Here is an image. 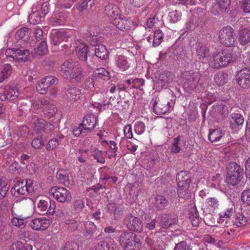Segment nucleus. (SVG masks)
<instances>
[{
    "label": "nucleus",
    "instance_id": "obj_1",
    "mask_svg": "<svg viewBox=\"0 0 250 250\" xmlns=\"http://www.w3.org/2000/svg\"><path fill=\"white\" fill-rule=\"evenodd\" d=\"M235 60V58L229 51L225 50L214 52L209 59L208 64L212 68L220 69L226 67Z\"/></svg>",
    "mask_w": 250,
    "mask_h": 250
},
{
    "label": "nucleus",
    "instance_id": "obj_2",
    "mask_svg": "<svg viewBox=\"0 0 250 250\" xmlns=\"http://www.w3.org/2000/svg\"><path fill=\"white\" fill-rule=\"evenodd\" d=\"M11 191L14 197L25 199L28 195L34 192V184L31 179L17 181Z\"/></svg>",
    "mask_w": 250,
    "mask_h": 250
},
{
    "label": "nucleus",
    "instance_id": "obj_3",
    "mask_svg": "<svg viewBox=\"0 0 250 250\" xmlns=\"http://www.w3.org/2000/svg\"><path fill=\"white\" fill-rule=\"evenodd\" d=\"M49 10L50 4L47 2L34 4L31 8V13L28 17L29 22L33 24L40 23Z\"/></svg>",
    "mask_w": 250,
    "mask_h": 250
},
{
    "label": "nucleus",
    "instance_id": "obj_4",
    "mask_svg": "<svg viewBox=\"0 0 250 250\" xmlns=\"http://www.w3.org/2000/svg\"><path fill=\"white\" fill-rule=\"evenodd\" d=\"M136 237L134 233L124 231L120 234L118 241L124 250H138L141 244Z\"/></svg>",
    "mask_w": 250,
    "mask_h": 250
},
{
    "label": "nucleus",
    "instance_id": "obj_5",
    "mask_svg": "<svg viewBox=\"0 0 250 250\" xmlns=\"http://www.w3.org/2000/svg\"><path fill=\"white\" fill-rule=\"evenodd\" d=\"M219 40L224 46L227 47L234 45L235 41V36L234 29L230 26L227 25L223 27L219 31Z\"/></svg>",
    "mask_w": 250,
    "mask_h": 250
},
{
    "label": "nucleus",
    "instance_id": "obj_6",
    "mask_svg": "<svg viewBox=\"0 0 250 250\" xmlns=\"http://www.w3.org/2000/svg\"><path fill=\"white\" fill-rule=\"evenodd\" d=\"M176 180L178 181L177 192L179 196L181 198H185L188 194V188L190 183L186 171H181L179 172L176 176Z\"/></svg>",
    "mask_w": 250,
    "mask_h": 250
},
{
    "label": "nucleus",
    "instance_id": "obj_7",
    "mask_svg": "<svg viewBox=\"0 0 250 250\" xmlns=\"http://www.w3.org/2000/svg\"><path fill=\"white\" fill-rule=\"evenodd\" d=\"M243 174V169L239 165L236 163H230L228 167L227 181L232 186H235L239 183Z\"/></svg>",
    "mask_w": 250,
    "mask_h": 250
},
{
    "label": "nucleus",
    "instance_id": "obj_8",
    "mask_svg": "<svg viewBox=\"0 0 250 250\" xmlns=\"http://www.w3.org/2000/svg\"><path fill=\"white\" fill-rule=\"evenodd\" d=\"M49 194L60 203L69 202L72 199L70 191L63 187H52L49 190Z\"/></svg>",
    "mask_w": 250,
    "mask_h": 250
},
{
    "label": "nucleus",
    "instance_id": "obj_9",
    "mask_svg": "<svg viewBox=\"0 0 250 250\" xmlns=\"http://www.w3.org/2000/svg\"><path fill=\"white\" fill-rule=\"evenodd\" d=\"M19 95V91L17 86L9 85L5 86L0 92V99L1 101L14 100Z\"/></svg>",
    "mask_w": 250,
    "mask_h": 250
},
{
    "label": "nucleus",
    "instance_id": "obj_10",
    "mask_svg": "<svg viewBox=\"0 0 250 250\" xmlns=\"http://www.w3.org/2000/svg\"><path fill=\"white\" fill-rule=\"evenodd\" d=\"M236 81L239 85L243 88L250 87V70L244 68L238 71L236 75Z\"/></svg>",
    "mask_w": 250,
    "mask_h": 250
},
{
    "label": "nucleus",
    "instance_id": "obj_11",
    "mask_svg": "<svg viewBox=\"0 0 250 250\" xmlns=\"http://www.w3.org/2000/svg\"><path fill=\"white\" fill-rule=\"evenodd\" d=\"M125 224L128 229L140 233L143 231L144 225L141 219L132 215L128 216L125 218Z\"/></svg>",
    "mask_w": 250,
    "mask_h": 250
},
{
    "label": "nucleus",
    "instance_id": "obj_12",
    "mask_svg": "<svg viewBox=\"0 0 250 250\" xmlns=\"http://www.w3.org/2000/svg\"><path fill=\"white\" fill-rule=\"evenodd\" d=\"M30 53L28 50L10 49L7 50L5 55L13 58L18 61L25 62L28 60Z\"/></svg>",
    "mask_w": 250,
    "mask_h": 250
},
{
    "label": "nucleus",
    "instance_id": "obj_13",
    "mask_svg": "<svg viewBox=\"0 0 250 250\" xmlns=\"http://www.w3.org/2000/svg\"><path fill=\"white\" fill-rule=\"evenodd\" d=\"M107 90L103 91L97 90L96 93L94 95L95 98L98 99V102L95 103L94 106L96 107L100 111L108 108L110 105L109 101L106 102L107 99Z\"/></svg>",
    "mask_w": 250,
    "mask_h": 250
},
{
    "label": "nucleus",
    "instance_id": "obj_14",
    "mask_svg": "<svg viewBox=\"0 0 250 250\" xmlns=\"http://www.w3.org/2000/svg\"><path fill=\"white\" fill-rule=\"evenodd\" d=\"M57 83V79L56 78L53 76H48L39 82L36 86L37 90L40 94H44L51 85Z\"/></svg>",
    "mask_w": 250,
    "mask_h": 250
},
{
    "label": "nucleus",
    "instance_id": "obj_15",
    "mask_svg": "<svg viewBox=\"0 0 250 250\" xmlns=\"http://www.w3.org/2000/svg\"><path fill=\"white\" fill-rule=\"evenodd\" d=\"M113 24L119 29L124 32L132 31L137 26L135 22L126 18H119L116 21H114Z\"/></svg>",
    "mask_w": 250,
    "mask_h": 250
},
{
    "label": "nucleus",
    "instance_id": "obj_16",
    "mask_svg": "<svg viewBox=\"0 0 250 250\" xmlns=\"http://www.w3.org/2000/svg\"><path fill=\"white\" fill-rule=\"evenodd\" d=\"M49 225V220L44 217L32 219L29 223V226L36 230H44L48 228Z\"/></svg>",
    "mask_w": 250,
    "mask_h": 250
},
{
    "label": "nucleus",
    "instance_id": "obj_17",
    "mask_svg": "<svg viewBox=\"0 0 250 250\" xmlns=\"http://www.w3.org/2000/svg\"><path fill=\"white\" fill-rule=\"evenodd\" d=\"M230 0H216L212 7V12L214 15L221 14L229 10Z\"/></svg>",
    "mask_w": 250,
    "mask_h": 250
},
{
    "label": "nucleus",
    "instance_id": "obj_18",
    "mask_svg": "<svg viewBox=\"0 0 250 250\" xmlns=\"http://www.w3.org/2000/svg\"><path fill=\"white\" fill-rule=\"evenodd\" d=\"M34 128L38 132H45L49 133L53 130V126L49 123L45 122L42 119H37L33 121Z\"/></svg>",
    "mask_w": 250,
    "mask_h": 250
},
{
    "label": "nucleus",
    "instance_id": "obj_19",
    "mask_svg": "<svg viewBox=\"0 0 250 250\" xmlns=\"http://www.w3.org/2000/svg\"><path fill=\"white\" fill-rule=\"evenodd\" d=\"M104 12L113 24L114 21H116L120 18V11L117 5L112 4L106 5L104 8Z\"/></svg>",
    "mask_w": 250,
    "mask_h": 250
},
{
    "label": "nucleus",
    "instance_id": "obj_20",
    "mask_svg": "<svg viewBox=\"0 0 250 250\" xmlns=\"http://www.w3.org/2000/svg\"><path fill=\"white\" fill-rule=\"evenodd\" d=\"M152 102L154 111L158 115L165 114L170 109L171 106L169 102L162 103L157 98L153 99Z\"/></svg>",
    "mask_w": 250,
    "mask_h": 250
},
{
    "label": "nucleus",
    "instance_id": "obj_21",
    "mask_svg": "<svg viewBox=\"0 0 250 250\" xmlns=\"http://www.w3.org/2000/svg\"><path fill=\"white\" fill-rule=\"evenodd\" d=\"M82 95V89L75 86L66 88L65 90V97L70 101H77Z\"/></svg>",
    "mask_w": 250,
    "mask_h": 250
},
{
    "label": "nucleus",
    "instance_id": "obj_22",
    "mask_svg": "<svg viewBox=\"0 0 250 250\" xmlns=\"http://www.w3.org/2000/svg\"><path fill=\"white\" fill-rule=\"evenodd\" d=\"M158 223L163 229H167L177 222V219L169 214H164L156 217Z\"/></svg>",
    "mask_w": 250,
    "mask_h": 250
},
{
    "label": "nucleus",
    "instance_id": "obj_23",
    "mask_svg": "<svg viewBox=\"0 0 250 250\" xmlns=\"http://www.w3.org/2000/svg\"><path fill=\"white\" fill-rule=\"evenodd\" d=\"M83 69L78 62L76 64V66L74 67V69L69 74V76H68L66 79H69L73 82H80L83 79Z\"/></svg>",
    "mask_w": 250,
    "mask_h": 250
},
{
    "label": "nucleus",
    "instance_id": "obj_24",
    "mask_svg": "<svg viewBox=\"0 0 250 250\" xmlns=\"http://www.w3.org/2000/svg\"><path fill=\"white\" fill-rule=\"evenodd\" d=\"M75 49L77 55L80 60L83 61L87 60L88 47L82 41H78L75 42Z\"/></svg>",
    "mask_w": 250,
    "mask_h": 250
},
{
    "label": "nucleus",
    "instance_id": "obj_25",
    "mask_svg": "<svg viewBox=\"0 0 250 250\" xmlns=\"http://www.w3.org/2000/svg\"><path fill=\"white\" fill-rule=\"evenodd\" d=\"M66 17L65 13L56 11L50 18L49 21L54 26L63 25L66 22Z\"/></svg>",
    "mask_w": 250,
    "mask_h": 250
},
{
    "label": "nucleus",
    "instance_id": "obj_26",
    "mask_svg": "<svg viewBox=\"0 0 250 250\" xmlns=\"http://www.w3.org/2000/svg\"><path fill=\"white\" fill-rule=\"evenodd\" d=\"M97 116L93 114L87 115L82 122V125L84 130H93L97 124Z\"/></svg>",
    "mask_w": 250,
    "mask_h": 250
},
{
    "label": "nucleus",
    "instance_id": "obj_27",
    "mask_svg": "<svg viewBox=\"0 0 250 250\" xmlns=\"http://www.w3.org/2000/svg\"><path fill=\"white\" fill-rule=\"evenodd\" d=\"M78 63V62L72 60L66 61L61 65V72L63 78L66 79L68 76H69V74L76 66V64Z\"/></svg>",
    "mask_w": 250,
    "mask_h": 250
},
{
    "label": "nucleus",
    "instance_id": "obj_28",
    "mask_svg": "<svg viewBox=\"0 0 250 250\" xmlns=\"http://www.w3.org/2000/svg\"><path fill=\"white\" fill-rule=\"evenodd\" d=\"M50 38L52 44L58 45L62 41H67L68 36L66 31H59L52 33Z\"/></svg>",
    "mask_w": 250,
    "mask_h": 250
},
{
    "label": "nucleus",
    "instance_id": "obj_29",
    "mask_svg": "<svg viewBox=\"0 0 250 250\" xmlns=\"http://www.w3.org/2000/svg\"><path fill=\"white\" fill-rule=\"evenodd\" d=\"M238 40L241 45L250 42V30L243 26L240 27L238 31Z\"/></svg>",
    "mask_w": 250,
    "mask_h": 250
},
{
    "label": "nucleus",
    "instance_id": "obj_30",
    "mask_svg": "<svg viewBox=\"0 0 250 250\" xmlns=\"http://www.w3.org/2000/svg\"><path fill=\"white\" fill-rule=\"evenodd\" d=\"M225 136V132L218 128L209 130L208 138L211 143H216L221 140Z\"/></svg>",
    "mask_w": 250,
    "mask_h": 250
},
{
    "label": "nucleus",
    "instance_id": "obj_31",
    "mask_svg": "<svg viewBox=\"0 0 250 250\" xmlns=\"http://www.w3.org/2000/svg\"><path fill=\"white\" fill-rule=\"evenodd\" d=\"M115 64L119 70L124 71L130 66V63L126 57L123 55H117L115 58Z\"/></svg>",
    "mask_w": 250,
    "mask_h": 250
},
{
    "label": "nucleus",
    "instance_id": "obj_32",
    "mask_svg": "<svg viewBox=\"0 0 250 250\" xmlns=\"http://www.w3.org/2000/svg\"><path fill=\"white\" fill-rule=\"evenodd\" d=\"M187 74L188 75L187 76L189 77L187 78V82L184 83V86L186 88L191 89L195 88L199 82L198 74H195V75H193V73L191 72H188Z\"/></svg>",
    "mask_w": 250,
    "mask_h": 250
},
{
    "label": "nucleus",
    "instance_id": "obj_33",
    "mask_svg": "<svg viewBox=\"0 0 250 250\" xmlns=\"http://www.w3.org/2000/svg\"><path fill=\"white\" fill-rule=\"evenodd\" d=\"M99 142L102 146H107L111 149V153L108 156L109 158L116 157V152L118 149V147L117 146V144L115 143V142L113 141H107L100 137Z\"/></svg>",
    "mask_w": 250,
    "mask_h": 250
},
{
    "label": "nucleus",
    "instance_id": "obj_34",
    "mask_svg": "<svg viewBox=\"0 0 250 250\" xmlns=\"http://www.w3.org/2000/svg\"><path fill=\"white\" fill-rule=\"evenodd\" d=\"M57 112V108L56 106L52 104H50L47 101V104L45 105L42 109V112L44 118L50 119L53 117Z\"/></svg>",
    "mask_w": 250,
    "mask_h": 250
},
{
    "label": "nucleus",
    "instance_id": "obj_35",
    "mask_svg": "<svg viewBox=\"0 0 250 250\" xmlns=\"http://www.w3.org/2000/svg\"><path fill=\"white\" fill-rule=\"evenodd\" d=\"M163 36L164 34L161 30H157L154 32L153 35L147 37V41L150 42L151 41L153 40L152 45L154 47H156L162 42Z\"/></svg>",
    "mask_w": 250,
    "mask_h": 250
},
{
    "label": "nucleus",
    "instance_id": "obj_36",
    "mask_svg": "<svg viewBox=\"0 0 250 250\" xmlns=\"http://www.w3.org/2000/svg\"><path fill=\"white\" fill-rule=\"evenodd\" d=\"M31 107L30 110L37 112V111H40V110L44 107V106L47 104V100L43 98H42L38 99H33L31 101Z\"/></svg>",
    "mask_w": 250,
    "mask_h": 250
},
{
    "label": "nucleus",
    "instance_id": "obj_37",
    "mask_svg": "<svg viewBox=\"0 0 250 250\" xmlns=\"http://www.w3.org/2000/svg\"><path fill=\"white\" fill-rule=\"evenodd\" d=\"M151 201L154 203L155 207L158 209H163L166 207L168 203L167 200L163 196L158 195H156L155 198L152 199Z\"/></svg>",
    "mask_w": 250,
    "mask_h": 250
},
{
    "label": "nucleus",
    "instance_id": "obj_38",
    "mask_svg": "<svg viewBox=\"0 0 250 250\" xmlns=\"http://www.w3.org/2000/svg\"><path fill=\"white\" fill-rule=\"evenodd\" d=\"M12 72V67L10 64L6 63L0 65V83L7 78Z\"/></svg>",
    "mask_w": 250,
    "mask_h": 250
},
{
    "label": "nucleus",
    "instance_id": "obj_39",
    "mask_svg": "<svg viewBox=\"0 0 250 250\" xmlns=\"http://www.w3.org/2000/svg\"><path fill=\"white\" fill-rule=\"evenodd\" d=\"M83 228L81 227L83 231L84 235L91 236L93 234L96 229V225L91 221H86L83 223Z\"/></svg>",
    "mask_w": 250,
    "mask_h": 250
},
{
    "label": "nucleus",
    "instance_id": "obj_40",
    "mask_svg": "<svg viewBox=\"0 0 250 250\" xmlns=\"http://www.w3.org/2000/svg\"><path fill=\"white\" fill-rule=\"evenodd\" d=\"M95 55L102 60L106 59L108 56V52L105 46L102 44L95 46Z\"/></svg>",
    "mask_w": 250,
    "mask_h": 250
},
{
    "label": "nucleus",
    "instance_id": "obj_41",
    "mask_svg": "<svg viewBox=\"0 0 250 250\" xmlns=\"http://www.w3.org/2000/svg\"><path fill=\"white\" fill-rule=\"evenodd\" d=\"M244 119L243 116L239 113H232L230 120V126L232 128H235L243 124Z\"/></svg>",
    "mask_w": 250,
    "mask_h": 250
},
{
    "label": "nucleus",
    "instance_id": "obj_42",
    "mask_svg": "<svg viewBox=\"0 0 250 250\" xmlns=\"http://www.w3.org/2000/svg\"><path fill=\"white\" fill-rule=\"evenodd\" d=\"M214 81L218 85H222L228 81V75L223 71H219L214 77Z\"/></svg>",
    "mask_w": 250,
    "mask_h": 250
},
{
    "label": "nucleus",
    "instance_id": "obj_43",
    "mask_svg": "<svg viewBox=\"0 0 250 250\" xmlns=\"http://www.w3.org/2000/svg\"><path fill=\"white\" fill-rule=\"evenodd\" d=\"M10 250H32V246L20 241H17L12 244Z\"/></svg>",
    "mask_w": 250,
    "mask_h": 250
},
{
    "label": "nucleus",
    "instance_id": "obj_44",
    "mask_svg": "<svg viewBox=\"0 0 250 250\" xmlns=\"http://www.w3.org/2000/svg\"><path fill=\"white\" fill-rule=\"evenodd\" d=\"M89 151V153L93 156L95 159L97 160L98 162L101 164L105 163V159L101 151L99 150L96 147L91 148Z\"/></svg>",
    "mask_w": 250,
    "mask_h": 250
},
{
    "label": "nucleus",
    "instance_id": "obj_45",
    "mask_svg": "<svg viewBox=\"0 0 250 250\" xmlns=\"http://www.w3.org/2000/svg\"><path fill=\"white\" fill-rule=\"evenodd\" d=\"M94 77L97 80L99 79H108L109 77V73L104 68H99L94 72Z\"/></svg>",
    "mask_w": 250,
    "mask_h": 250
},
{
    "label": "nucleus",
    "instance_id": "obj_46",
    "mask_svg": "<svg viewBox=\"0 0 250 250\" xmlns=\"http://www.w3.org/2000/svg\"><path fill=\"white\" fill-rule=\"evenodd\" d=\"M233 221L234 225L237 227H241L246 225L248 220L243 214L237 213Z\"/></svg>",
    "mask_w": 250,
    "mask_h": 250
},
{
    "label": "nucleus",
    "instance_id": "obj_47",
    "mask_svg": "<svg viewBox=\"0 0 250 250\" xmlns=\"http://www.w3.org/2000/svg\"><path fill=\"white\" fill-rule=\"evenodd\" d=\"M27 219L28 218H21L20 216H17L12 218L11 223L13 225L22 229L25 226Z\"/></svg>",
    "mask_w": 250,
    "mask_h": 250
},
{
    "label": "nucleus",
    "instance_id": "obj_48",
    "mask_svg": "<svg viewBox=\"0 0 250 250\" xmlns=\"http://www.w3.org/2000/svg\"><path fill=\"white\" fill-rule=\"evenodd\" d=\"M97 80H96L94 76L88 77L85 82V86L88 89L93 90L94 89L99 88V84L97 83Z\"/></svg>",
    "mask_w": 250,
    "mask_h": 250
},
{
    "label": "nucleus",
    "instance_id": "obj_49",
    "mask_svg": "<svg viewBox=\"0 0 250 250\" xmlns=\"http://www.w3.org/2000/svg\"><path fill=\"white\" fill-rule=\"evenodd\" d=\"M34 51L35 54L37 55L41 56L45 54L48 51L46 42L45 40L42 41Z\"/></svg>",
    "mask_w": 250,
    "mask_h": 250
},
{
    "label": "nucleus",
    "instance_id": "obj_50",
    "mask_svg": "<svg viewBox=\"0 0 250 250\" xmlns=\"http://www.w3.org/2000/svg\"><path fill=\"white\" fill-rule=\"evenodd\" d=\"M65 224L71 230L77 229L80 224L82 225L80 219H67L65 221Z\"/></svg>",
    "mask_w": 250,
    "mask_h": 250
},
{
    "label": "nucleus",
    "instance_id": "obj_51",
    "mask_svg": "<svg viewBox=\"0 0 250 250\" xmlns=\"http://www.w3.org/2000/svg\"><path fill=\"white\" fill-rule=\"evenodd\" d=\"M208 52V48L202 45L199 44L196 48L197 55L200 60L205 58Z\"/></svg>",
    "mask_w": 250,
    "mask_h": 250
},
{
    "label": "nucleus",
    "instance_id": "obj_52",
    "mask_svg": "<svg viewBox=\"0 0 250 250\" xmlns=\"http://www.w3.org/2000/svg\"><path fill=\"white\" fill-rule=\"evenodd\" d=\"M206 205L210 209H215L218 208L219 206V201L215 197L208 198L206 200Z\"/></svg>",
    "mask_w": 250,
    "mask_h": 250
},
{
    "label": "nucleus",
    "instance_id": "obj_53",
    "mask_svg": "<svg viewBox=\"0 0 250 250\" xmlns=\"http://www.w3.org/2000/svg\"><path fill=\"white\" fill-rule=\"evenodd\" d=\"M89 150L81 149L79 150L80 156L78 158V161L81 163H87L89 159Z\"/></svg>",
    "mask_w": 250,
    "mask_h": 250
},
{
    "label": "nucleus",
    "instance_id": "obj_54",
    "mask_svg": "<svg viewBox=\"0 0 250 250\" xmlns=\"http://www.w3.org/2000/svg\"><path fill=\"white\" fill-rule=\"evenodd\" d=\"M168 20L171 23H175L181 20V13L177 10L173 11L169 13Z\"/></svg>",
    "mask_w": 250,
    "mask_h": 250
},
{
    "label": "nucleus",
    "instance_id": "obj_55",
    "mask_svg": "<svg viewBox=\"0 0 250 250\" xmlns=\"http://www.w3.org/2000/svg\"><path fill=\"white\" fill-rule=\"evenodd\" d=\"M233 212L234 209L233 208H229L221 212L219 215L220 218L224 220L226 219H229L232 216Z\"/></svg>",
    "mask_w": 250,
    "mask_h": 250
},
{
    "label": "nucleus",
    "instance_id": "obj_56",
    "mask_svg": "<svg viewBox=\"0 0 250 250\" xmlns=\"http://www.w3.org/2000/svg\"><path fill=\"white\" fill-rule=\"evenodd\" d=\"M145 125L141 122H137L134 125V131L138 135L142 134L145 131Z\"/></svg>",
    "mask_w": 250,
    "mask_h": 250
},
{
    "label": "nucleus",
    "instance_id": "obj_57",
    "mask_svg": "<svg viewBox=\"0 0 250 250\" xmlns=\"http://www.w3.org/2000/svg\"><path fill=\"white\" fill-rule=\"evenodd\" d=\"M59 145V141L57 139H50L46 146V149L48 151H51L55 149Z\"/></svg>",
    "mask_w": 250,
    "mask_h": 250
},
{
    "label": "nucleus",
    "instance_id": "obj_58",
    "mask_svg": "<svg viewBox=\"0 0 250 250\" xmlns=\"http://www.w3.org/2000/svg\"><path fill=\"white\" fill-rule=\"evenodd\" d=\"M241 199L243 203L250 206V189L243 191L241 193Z\"/></svg>",
    "mask_w": 250,
    "mask_h": 250
},
{
    "label": "nucleus",
    "instance_id": "obj_59",
    "mask_svg": "<svg viewBox=\"0 0 250 250\" xmlns=\"http://www.w3.org/2000/svg\"><path fill=\"white\" fill-rule=\"evenodd\" d=\"M28 29L26 27H23L18 30L16 33L15 38L17 40H20L23 38L27 35Z\"/></svg>",
    "mask_w": 250,
    "mask_h": 250
},
{
    "label": "nucleus",
    "instance_id": "obj_60",
    "mask_svg": "<svg viewBox=\"0 0 250 250\" xmlns=\"http://www.w3.org/2000/svg\"><path fill=\"white\" fill-rule=\"evenodd\" d=\"M61 250H78V246L76 243L68 242Z\"/></svg>",
    "mask_w": 250,
    "mask_h": 250
},
{
    "label": "nucleus",
    "instance_id": "obj_61",
    "mask_svg": "<svg viewBox=\"0 0 250 250\" xmlns=\"http://www.w3.org/2000/svg\"><path fill=\"white\" fill-rule=\"evenodd\" d=\"M47 207V202L43 200H41L37 204V208L39 211L43 213L46 210Z\"/></svg>",
    "mask_w": 250,
    "mask_h": 250
},
{
    "label": "nucleus",
    "instance_id": "obj_62",
    "mask_svg": "<svg viewBox=\"0 0 250 250\" xmlns=\"http://www.w3.org/2000/svg\"><path fill=\"white\" fill-rule=\"evenodd\" d=\"M43 145V142L42 137H38L32 142V146L36 149L40 148Z\"/></svg>",
    "mask_w": 250,
    "mask_h": 250
},
{
    "label": "nucleus",
    "instance_id": "obj_63",
    "mask_svg": "<svg viewBox=\"0 0 250 250\" xmlns=\"http://www.w3.org/2000/svg\"><path fill=\"white\" fill-rule=\"evenodd\" d=\"M179 137L175 138L173 140V142L171 145V151L176 153L179 152L181 148L179 146Z\"/></svg>",
    "mask_w": 250,
    "mask_h": 250
},
{
    "label": "nucleus",
    "instance_id": "obj_64",
    "mask_svg": "<svg viewBox=\"0 0 250 250\" xmlns=\"http://www.w3.org/2000/svg\"><path fill=\"white\" fill-rule=\"evenodd\" d=\"M84 206V202L83 199H77L73 202V206L76 210H81Z\"/></svg>",
    "mask_w": 250,
    "mask_h": 250
}]
</instances>
